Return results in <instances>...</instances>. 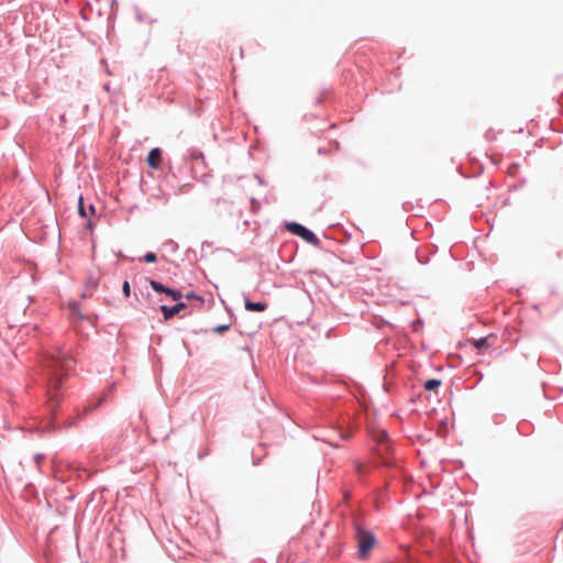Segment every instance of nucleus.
I'll return each instance as SVG.
<instances>
[{
  "label": "nucleus",
  "mask_w": 563,
  "mask_h": 563,
  "mask_svg": "<svg viewBox=\"0 0 563 563\" xmlns=\"http://www.w3.org/2000/svg\"><path fill=\"white\" fill-rule=\"evenodd\" d=\"M185 307L186 305L184 302H178L172 307L163 305L161 306V311L163 312L164 319L168 320L175 314L179 313L183 309H185Z\"/></svg>",
  "instance_id": "obj_5"
},
{
  "label": "nucleus",
  "mask_w": 563,
  "mask_h": 563,
  "mask_svg": "<svg viewBox=\"0 0 563 563\" xmlns=\"http://www.w3.org/2000/svg\"><path fill=\"white\" fill-rule=\"evenodd\" d=\"M186 297H187V298H197V299L202 300V298H201L200 296H197V295H195L194 292H188V294L186 295Z\"/></svg>",
  "instance_id": "obj_16"
},
{
  "label": "nucleus",
  "mask_w": 563,
  "mask_h": 563,
  "mask_svg": "<svg viewBox=\"0 0 563 563\" xmlns=\"http://www.w3.org/2000/svg\"><path fill=\"white\" fill-rule=\"evenodd\" d=\"M266 308H267V303L264 301H257V302H254L251 300L245 301V309L249 311L262 312V311H265Z\"/></svg>",
  "instance_id": "obj_7"
},
{
  "label": "nucleus",
  "mask_w": 563,
  "mask_h": 563,
  "mask_svg": "<svg viewBox=\"0 0 563 563\" xmlns=\"http://www.w3.org/2000/svg\"><path fill=\"white\" fill-rule=\"evenodd\" d=\"M34 459V462L36 463V465H40L42 463V461L44 460V455L43 454H35L33 456Z\"/></svg>",
  "instance_id": "obj_15"
},
{
  "label": "nucleus",
  "mask_w": 563,
  "mask_h": 563,
  "mask_svg": "<svg viewBox=\"0 0 563 563\" xmlns=\"http://www.w3.org/2000/svg\"><path fill=\"white\" fill-rule=\"evenodd\" d=\"M355 467H356L357 473L361 474V472H362V464L356 462L355 463Z\"/></svg>",
  "instance_id": "obj_17"
},
{
  "label": "nucleus",
  "mask_w": 563,
  "mask_h": 563,
  "mask_svg": "<svg viewBox=\"0 0 563 563\" xmlns=\"http://www.w3.org/2000/svg\"><path fill=\"white\" fill-rule=\"evenodd\" d=\"M156 260H157L156 254H155V253H153V252H147V253L143 256V258H142V261H143V262H145V263H155V262H156Z\"/></svg>",
  "instance_id": "obj_10"
},
{
  "label": "nucleus",
  "mask_w": 563,
  "mask_h": 563,
  "mask_svg": "<svg viewBox=\"0 0 563 563\" xmlns=\"http://www.w3.org/2000/svg\"><path fill=\"white\" fill-rule=\"evenodd\" d=\"M191 157H192L194 159L203 158V154H202L200 151H192V153H191Z\"/></svg>",
  "instance_id": "obj_14"
},
{
  "label": "nucleus",
  "mask_w": 563,
  "mask_h": 563,
  "mask_svg": "<svg viewBox=\"0 0 563 563\" xmlns=\"http://www.w3.org/2000/svg\"><path fill=\"white\" fill-rule=\"evenodd\" d=\"M122 291H123L125 297H129L131 295V286H130V283L128 280L123 282Z\"/></svg>",
  "instance_id": "obj_12"
},
{
  "label": "nucleus",
  "mask_w": 563,
  "mask_h": 563,
  "mask_svg": "<svg viewBox=\"0 0 563 563\" xmlns=\"http://www.w3.org/2000/svg\"><path fill=\"white\" fill-rule=\"evenodd\" d=\"M88 211H90L91 213H93V212H95V207H93L92 205H89Z\"/></svg>",
  "instance_id": "obj_19"
},
{
  "label": "nucleus",
  "mask_w": 563,
  "mask_h": 563,
  "mask_svg": "<svg viewBox=\"0 0 563 563\" xmlns=\"http://www.w3.org/2000/svg\"><path fill=\"white\" fill-rule=\"evenodd\" d=\"M355 539L357 542L358 556L361 559H366L376 543L374 533L363 528L361 525H356Z\"/></svg>",
  "instance_id": "obj_2"
},
{
  "label": "nucleus",
  "mask_w": 563,
  "mask_h": 563,
  "mask_svg": "<svg viewBox=\"0 0 563 563\" xmlns=\"http://www.w3.org/2000/svg\"><path fill=\"white\" fill-rule=\"evenodd\" d=\"M229 324H222V325H218L213 329L214 332L217 333H221V332H224L229 329Z\"/></svg>",
  "instance_id": "obj_13"
},
{
  "label": "nucleus",
  "mask_w": 563,
  "mask_h": 563,
  "mask_svg": "<svg viewBox=\"0 0 563 563\" xmlns=\"http://www.w3.org/2000/svg\"><path fill=\"white\" fill-rule=\"evenodd\" d=\"M74 363L75 360L68 351L59 347L43 360L42 380L49 401L57 399L63 378L73 368Z\"/></svg>",
  "instance_id": "obj_1"
},
{
  "label": "nucleus",
  "mask_w": 563,
  "mask_h": 563,
  "mask_svg": "<svg viewBox=\"0 0 563 563\" xmlns=\"http://www.w3.org/2000/svg\"><path fill=\"white\" fill-rule=\"evenodd\" d=\"M78 212L81 217L86 218L88 217V213L85 209V206H84V200H82V197L79 198V207H78Z\"/></svg>",
  "instance_id": "obj_11"
},
{
  "label": "nucleus",
  "mask_w": 563,
  "mask_h": 563,
  "mask_svg": "<svg viewBox=\"0 0 563 563\" xmlns=\"http://www.w3.org/2000/svg\"><path fill=\"white\" fill-rule=\"evenodd\" d=\"M340 437H341V439H342V440H346V439H349V434H346V433H341V435H340Z\"/></svg>",
  "instance_id": "obj_18"
},
{
  "label": "nucleus",
  "mask_w": 563,
  "mask_h": 563,
  "mask_svg": "<svg viewBox=\"0 0 563 563\" xmlns=\"http://www.w3.org/2000/svg\"><path fill=\"white\" fill-rule=\"evenodd\" d=\"M287 229L289 230V232L297 236H300L303 241L311 245L317 246L320 243V240L311 230H309L308 228L298 222H289L287 224Z\"/></svg>",
  "instance_id": "obj_3"
},
{
  "label": "nucleus",
  "mask_w": 563,
  "mask_h": 563,
  "mask_svg": "<svg viewBox=\"0 0 563 563\" xmlns=\"http://www.w3.org/2000/svg\"><path fill=\"white\" fill-rule=\"evenodd\" d=\"M147 165L151 168L157 169L162 163V151L158 147L152 148L147 155Z\"/></svg>",
  "instance_id": "obj_6"
},
{
  "label": "nucleus",
  "mask_w": 563,
  "mask_h": 563,
  "mask_svg": "<svg viewBox=\"0 0 563 563\" xmlns=\"http://www.w3.org/2000/svg\"><path fill=\"white\" fill-rule=\"evenodd\" d=\"M495 339V335L493 334H489L485 338H479V339H476L473 341V345L477 349V350H482V349H488L492 346V344L489 343V340L490 339Z\"/></svg>",
  "instance_id": "obj_8"
},
{
  "label": "nucleus",
  "mask_w": 563,
  "mask_h": 563,
  "mask_svg": "<svg viewBox=\"0 0 563 563\" xmlns=\"http://www.w3.org/2000/svg\"><path fill=\"white\" fill-rule=\"evenodd\" d=\"M101 401H102V399H100V400H99V402H98V404H96L95 408H96V407H99V405H100V402H101Z\"/></svg>",
  "instance_id": "obj_21"
},
{
  "label": "nucleus",
  "mask_w": 563,
  "mask_h": 563,
  "mask_svg": "<svg viewBox=\"0 0 563 563\" xmlns=\"http://www.w3.org/2000/svg\"><path fill=\"white\" fill-rule=\"evenodd\" d=\"M439 386H441V380L440 379H435V378H432V379H428L424 384H423V387L426 390H433L435 388H438Z\"/></svg>",
  "instance_id": "obj_9"
},
{
  "label": "nucleus",
  "mask_w": 563,
  "mask_h": 563,
  "mask_svg": "<svg viewBox=\"0 0 563 563\" xmlns=\"http://www.w3.org/2000/svg\"><path fill=\"white\" fill-rule=\"evenodd\" d=\"M91 409H92V408H91V407H89V406H88V407H86V408L84 409V413L89 412Z\"/></svg>",
  "instance_id": "obj_20"
},
{
  "label": "nucleus",
  "mask_w": 563,
  "mask_h": 563,
  "mask_svg": "<svg viewBox=\"0 0 563 563\" xmlns=\"http://www.w3.org/2000/svg\"><path fill=\"white\" fill-rule=\"evenodd\" d=\"M150 285L156 292H164L172 297L173 300H180L183 297L181 291L164 286L162 283L151 279Z\"/></svg>",
  "instance_id": "obj_4"
}]
</instances>
